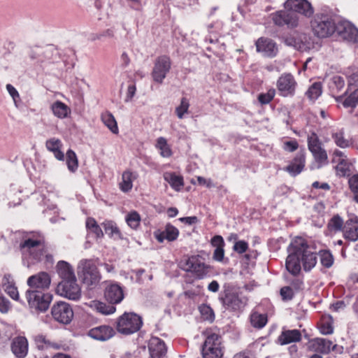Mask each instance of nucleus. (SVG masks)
Listing matches in <instances>:
<instances>
[{"mask_svg": "<svg viewBox=\"0 0 358 358\" xmlns=\"http://www.w3.org/2000/svg\"><path fill=\"white\" fill-rule=\"evenodd\" d=\"M289 255L286 259L285 267L293 275H298L301 264L305 271H309L317 264V254L307 241L301 237L292 240L289 248Z\"/></svg>", "mask_w": 358, "mask_h": 358, "instance_id": "f257e3e1", "label": "nucleus"}, {"mask_svg": "<svg viewBox=\"0 0 358 358\" xmlns=\"http://www.w3.org/2000/svg\"><path fill=\"white\" fill-rule=\"evenodd\" d=\"M23 261L27 266L41 262L45 257L48 262H52L51 255L47 254V245L44 236L39 232L26 234L19 245Z\"/></svg>", "mask_w": 358, "mask_h": 358, "instance_id": "f03ea898", "label": "nucleus"}, {"mask_svg": "<svg viewBox=\"0 0 358 358\" xmlns=\"http://www.w3.org/2000/svg\"><path fill=\"white\" fill-rule=\"evenodd\" d=\"M78 273L83 283L90 289L96 288L101 278L97 266L90 259H82L79 262Z\"/></svg>", "mask_w": 358, "mask_h": 358, "instance_id": "7ed1b4c3", "label": "nucleus"}, {"mask_svg": "<svg viewBox=\"0 0 358 358\" xmlns=\"http://www.w3.org/2000/svg\"><path fill=\"white\" fill-rule=\"evenodd\" d=\"M205 341L202 346V355L203 358H222L223 348L220 335L212 330H206L204 333Z\"/></svg>", "mask_w": 358, "mask_h": 358, "instance_id": "20e7f679", "label": "nucleus"}, {"mask_svg": "<svg viewBox=\"0 0 358 358\" xmlns=\"http://www.w3.org/2000/svg\"><path fill=\"white\" fill-rule=\"evenodd\" d=\"M313 34L319 38L330 36L336 31V24L332 18L326 14L317 13L310 21Z\"/></svg>", "mask_w": 358, "mask_h": 358, "instance_id": "39448f33", "label": "nucleus"}, {"mask_svg": "<svg viewBox=\"0 0 358 358\" xmlns=\"http://www.w3.org/2000/svg\"><path fill=\"white\" fill-rule=\"evenodd\" d=\"M141 317L133 313H125L117 321V331L124 335H129L138 331L141 325Z\"/></svg>", "mask_w": 358, "mask_h": 358, "instance_id": "423d86ee", "label": "nucleus"}, {"mask_svg": "<svg viewBox=\"0 0 358 358\" xmlns=\"http://www.w3.org/2000/svg\"><path fill=\"white\" fill-rule=\"evenodd\" d=\"M179 266L185 271L194 273L199 278H203L210 271L209 266L194 256L182 259L179 263Z\"/></svg>", "mask_w": 358, "mask_h": 358, "instance_id": "0eeeda50", "label": "nucleus"}, {"mask_svg": "<svg viewBox=\"0 0 358 358\" xmlns=\"http://www.w3.org/2000/svg\"><path fill=\"white\" fill-rule=\"evenodd\" d=\"M171 68V61L169 57L162 55L158 57L154 63L152 77L155 82L162 84L169 73Z\"/></svg>", "mask_w": 358, "mask_h": 358, "instance_id": "6e6552de", "label": "nucleus"}, {"mask_svg": "<svg viewBox=\"0 0 358 358\" xmlns=\"http://www.w3.org/2000/svg\"><path fill=\"white\" fill-rule=\"evenodd\" d=\"M284 43L286 45L306 52L314 48L313 40L310 36L304 33H296L287 36Z\"/></svg>", "mask_w": 358, "mask_h": 358, "instance_id": "1a4fd4ad", "label": "nucleus"}, {"mask_svg": "<svg viewBox=\"0 0 358 358\" xmlns=\"http://www.w3.org/2000/svg\"><path fill=\"white\" fill-rule=\"evenodd\" d=\"M220 299L223 306L230 310H241L248 302L247 297L236 290H226Z\"/></svg>", "mask_w": 358, "mask_h": 358, "instance_id": "9d476101", "label": "nucleus"}, {"mask_svg": "<svg viewBox=\"0 0 358 358\" xmlns=\"http://www.w3.org/2000/svg\"><path fill=\"white\" fill-rule=\"evenodd\" d=\"M57 293L70 300L76 301L81 296V290L76 279L62 280L57 287Z\"/></svg>", "mask_w": 358, "mask_h": 358, "instance_id": "9b49d317", "label": "nucleus"}, {"mask_svg": "<svg viewBox=\"0 0 358 358\" xmlns=\"http://www.w3.org/2000/svg\"><path fill=\"white\" fill-rule=\"evenodd\" d=\"M27 298L29 304L41 311L46 310L52 300V295L43 294L38 290H28L27 292Z\"/></svg>", "mask_w": 358, "mask_h": 358, "instance_id": "f8f14e48", "label": "nucleus"}, {"mask_svg": "<svg viewBox=\"0 0 358 358\" xmlns=\"http://www.w3.org/2000/svg\"><path fill=\"white\" fill-rule=\"evenodd\" d=\"M52 317L58 322L69 324L73 317V311L70 305L64 301H59L51 309Z\"/></svg>", "mask_w": 358, "mask_h": 358, "instance_id": "ddd939ff", "label": "nucleus"}, {"mask_svg": "<svg viewBox=\"0 0 358 358\" xmlns=\"http://www.w3.org/2000/svg\"><path fill=\"white\" fill-rule=\"evenodd\" d=\"M336 31L343 39L358 42V29L350 22L347 20L340 21L336 25Z\"/></svg>", "mask_w": 358, "mask_h": 358, "instance_id": "4468645a", "label": "nucleus"}, {"mask_svg": "<svg viewBox=\"0 0 358 358\" xmlns=\"http://www.w3.org/2000/svg\"><path fill=\"white\" fill-rule=\"evenodd\" d=\"M286 9L310 17L314 13V8L311 3L307 0H287L284 3Z\"/></svg>", "mask_w": 358, "mask_h": 358, "instance_id": "2eb2a0df", "label": "nucleus"}, {"mask_svg": "<svg viewBox=\"0 0 358 358\" xmlns=\"http://www.w3.org/2000/svg\"><path fill=\"white\" fill-rule=\"evenodd\" d=\"M331 162L336 164L335 169L339 176H345L350 174L351 164L343 152L335 150L332 155Z\"/></svg>", "mask_w": 358, "mask_h": 358, "instance_id": "dca6fc26", "label": "nucleus"}, {"mask_svg": "<svg viewBox=\"0 0 358 358\" xmlns=\"http://www.w3.org/2000/svg\"><path fill=\"white\" fill-rule=\"evenodd\" d=\"M273 23L279 27L287 25L289 28H295L299 25V17L285 10H279L271 14Z\"/></svg>", "mask_w": 358, "mask_h": 358, "instance_id": "f3484780", "label": "nucleus"}, {"mask_svg": "<svg viewBox=\"0 0 358 358\" xmlns=\"http://www.w3.org/2000/svg\"><path fill=\"white\" fill-rule=\"evenodd\" d=\"M296 85V82L291 73L281 75L277 81V88L283 96H293Z\"/></svg>", "mask_w": 358, "mask_h": 358, "instance_id": "a211bd4d", "label": "nucleus"}, {"mask_svg": "<svg viewBox=\"0 0 358 358\" xmlns=\"http://www.w3.org/2000/svg\"><path fill=\"white\" fill-rule=\"evenodd\" d=\"M258 52L266 57H275L279 51L277 43L268 38L261 37L255 43Z\"/></svg>", "mask_w": 358, "mask_h": 358, "instance_id": "6ab92c4d", "label": "nucleus"}, {"mask_svg": "<svg viewBox=\"0 0 358 358\" xmlns=\"http://www.w3.org/2000/svg\"><path fill=\"white\" fill-rule=\"evenodd\" d=\"M124 294L122 287L116 282L108 283L104 289V298L110 304L120 303Z\"/></svg>", "mask_w": 358, "mask_h": 358, "instance_id": "aec40b11", "label": "nucleus"}, {"mask_svg": "<svg viewBox=\"0 0 358 358\" xmlns=\"http://www.w3.org/2000/svg\"><path fill=\"white\" fill-rule=\"evenodd\" d=\"M150 358H165L167 349L164 342L157 337L150 338L148 344Z\"/></svg>", "mask_w": 358, "mask_h": 358, "instance_id": "412c9836", "label": "nucleus"}, {"mask_svg": "<svg viewBox=\"0 0 358 358\" xmlns=\"http://www.w3.org/2000/svg\"><path fill=\"white\" fill-rule=\"evenodd\" d=\"M50 282V277L46 272H40L30 276L27 280V284L30 287L41 289H48Z\"/></svg>", "mask_w": 358, "mask_h": 358, "instance_id": "4be33fe9", "label": "nucleus"}, {"mask_svg": "<svg viewBox=\"0 0 358 358\" xmlns=\"http://www.w3.org/2000/svg\"><path fill=\"white\" fill-rule=\"evenodd\" d=\"M88 335L96 340L106 341L115 335V331L109 326L101 325L91 329L88 332Z\"/></svg>", "mask_w": 358, "mask_h": 358, "instance_id": "5701e85b", "label": "nucleus"}, {"mask_svg": "<svg viewBox=\"0 0 358 358\" xmlns=\"http://www.w3.org/2000/svg\"><path fill=\"white\" fill-rule=\"evenodd\" d=\"M332 345V342L329 340L317 338L309 342L308 348L313 351L327 354L330 352L331 348L334 349L336 348V345L333 346Z\"/></svg>", "mask_w": 358, "mask_h": 358, "instance_id": "b1692460", "label": "nucleus"}, {"mask_svg": "<svg viewBox=\"0 0 358 358\" xmlns=\"http://www.w3.org/2000/svg\"><path fill=\"white\" fill-rule=\"evenodd\" d=\"M178 229L171 224H167L164 231L155 233V237L159 243H162L164 240L173 241L178 238Z\"/></svg>", "mask_w": 358, "mask_h": 358, "instance_id": "393cba45", "label": "nucleus"}, {"mask_svg": "<svg viewBox=\"0 0 358 358\" xmlns=\"http://www.w3.org/2000/svg\"><path fill=\"white\" fill-rule=\"evenodd\" d=\"M306 157L302 152H299L290 164L285 168V170L292 176L299 174L305 166Z\"/></svg>", "mask_w": 358, "mask_h": 358, "instance_id": "a878e982", "label": "nucleus"}, {"mask_svg": "<svg viewBox=\"0 0 358 358\" xmlns=\"http://www.w3.org/2000/svg\"><path fill=\"white\" fill-rule=\"evenodd\" d=\"M345 238L356 241L358 240V220L357 217L349 219L343 227Z\"/></svg>", "mask_w": 358, "mask_h": 358, "instance_id": "bb28decb", "label": "nucleus"}, {"mask_svg": "<svg viewBox=\"0 0 358 358\" xmlns=\"http://www.w3.org/2000/svg\"><path fill=\"white\" fill-rule=\"evenodd\" d=\"M13 354L18 358H24L28 352V342L24 337L15 338L11 345Z\"/></svg>", "mask_w": 358, "mask_h": 358, "instance_id": "cd10ccee", "label": "nucleus"}, {"mask_svg": "<svg viewBox=\"0 0 358 358\" xmlns=\"http://www.w3.org/2000/svg\"><path fill=\"white\" fill-rule=\"evenodd\" d=\"M34 343L36 348L40 350H45L48 349L59 350L61 345L51 341L45 335L37 334L34 337Z\"/></svg>", "mask_w": 358, "mask_h": 358, "instance_id": "c85d7f7f", "label": "nucleus"}, {"mask_svg": "<svg viewBox=\"0 0 358 358\" xmlns=\"http://www.w3.org/2000/svg\"><path fill=\"white\" fill-rule=\"evenodd\" d=\"M211 244L215 247L213 259L217 262H222L224 257V241L223 238L221 236H215L211 239Z\"/></svg>", "mask_w": 358, "mask_h": 358, "instance_id": "c756f323", "label": "nucleus"}, {"mask_svg": "<svg viewBox=\"0 0 358 358\" xmlns=\"http://www.w3.org/2000/svg\"><path fill=\"white\" fill-rule=\"evenodd\" d=\"M57 271L62 280L76 279L74 271L71 265L64 261H59L57 264Z\"/></svg>", "mask_w": 358, "mask_h": 358, "instance_id": "7c9ffc66", "label": "nucleus"}, {"mask_svg": "<svg viewBox=\"0 0 358 358\" xmlns=\"http://www.w3.org/2000/svg\"><path fill=\"white\" fill-rule=\"evenodd\" d=\"M45 147L48 150L54 154V156L59 161H63L64 159V155L61 150L62 143L59 139L56 138L48 139L45 143Z\"/></svg>", "mask_w": 358, "mask_h": 358, "instance_id": "2f4dec72", "label": "nucleus"}, {"mask_svg": "<svg viewBox=\"0 0 358 358\" xmlns=\"http://www.w3.org/2000/svg\"><path fill=\"white\" fill-rule=\"evenodd\" d=\"M137 173L130 171H124L122 175V181L119 184L121 191L129 192L133 187V181L137 178Z\"/></svg>", "mask_w": 358, "mask_h": 358, "instance_id": "473e14b6", "label": "nucleus"}, {"mask_svg": "<svg viewBox=\"0 0 358 358\" xmlns=\"http://www.w3.org/2000/svg\"><path fill=\"white\" fill-rule=\"evenodd\" d=\"M301 332L297 329L283 331L278 338L281 345H286L301 340Z\"/></svg>", "mask_w": 358, "mask_h": 358, "instance_id": "72a5a7b5", "label": "nucleus"}, {"mask_svg": "<svg viewBox=\"0 0 358 358\" xmlns=\"http://www.w3.org/2000/svg\"><path fill=\"white\" fill-rule=\"evenodd\" d=\"M50 108L54 115L60 119L66 118L71 114V108L60 101L54 102Z\"/></svg>", "mask_w": 358, "mask_h": 358, "instance_id": "f704fd0d", "label": "nucleus"}, {"mask_svg": "<svg viewBox=\"0 0 358 358\" xmlns=\"http://www.w3.org/2000/svg\"><path fill=\"white\" fill-rule=\"evenodd\" d=\"M88 306L93 310L103 315H110L115 312L116 308L113 304L107 305L100 301H91Z\"/></svg>", "mask_w": 358, "mask_h": 358, "instance_id": "c9c22d12", "label": "nucleus"}, {"mask_svg": "<svg viewBox=\"0 0 358 358\" xmlns=\"http://www.w3.org/2000/svg\"><path fill=\"white\" fill-rule=\"evenodd\" d=\"M164 179L176 191H179L184 185L182 177L173 172L164 173Z\"/></svg>", "mask_w": 358, "mask_h": 358, "instance_id": "e433bc0d", "label": "nucleus"}, {"mask_svg": "<svg viewBox=\"0 0 358 358\" xmlns=\"http://www.w3.org/2000/svg\"><path fill=\"white\" fill-rule=\"evenodd\" d=\"M101 120L103 123L110 130L113 134L118 133V127L114 116L109 112H106L102 114Z\"/></svg>", "mask_w": 358, "mask_h": 358, "instance_id": "4c0bfd02", "label": "nucleus"}, {"mask_svg": "<svg viewBox=\"0 0 358 358\" xmlns=\"http://www.w3.org/2000/svg\"><path fill=\"white\" fill-rule=\"evenodd\" d=\"M311 153L317 164L318 169L328 164V155L326 150L322 147L317 149Z\"/></svg>", "mask_w": 358, "mask_h": 358, "instance_id": "58836bf2", "label": "nucleus"}, {"mask_svg": "<svg viewBox=\"0 0 358 358\" xmlns=\"http://www.w3.org/2000/svg\"><path fill=\"white\" fill-rule=\"evenodd\" d=\"M10 275H5L3 279V285L5 292L14 300L17 301L19 294L17 287L12 282L9 281Z\"/></svg>", "mask_w": 358, "mask_h": 358, "instance_id": "ea45409f", "label": "nucleus"}, {"mask_svg": "<svg viewBox=\"0 0 358 358\" xmlns=\"http://www.w3.org/2000/svg\"><path fill=\"white\" fill-rule=\"evenodd\" d=\"M156 148L160 151V155L163 157H169L172 155L171 149L164 137L157 139Z\"/></svg>", "mask_w": 358, "mask_h": 358, "instance_id": "a19ab883", "label": "nucleus"}, {"mask_svg": "<svg viewBox=\"0 0 358 358\" xmlns=\"http://www.w3.org/2000/svg\"><path fill=\"white\" fill-rule=\"evenodd\" d=\"M86 227L91 233H93L96 238L103 237L101 228L98 225L96 221L92 217H88L86 220Z\"/></svg>", "mask_w": 358, "mask_h": 358, "instance_id": "79ce46f5", "label": "nucleus"}, {"mask_svg": "<svg viewBox=\"0 0 358 358\" xmlns=\"http://www.w3.org/2000/svg\"><path fill=\"white\" fill-rule=\"evenodd\" d=\"M66 165L71 172H75L78 167V160L76 154L72 150L66 152Z\"/></svg>", "mask_w": 358, "mask_h": 358, "instance_id": "37998d69", "label": "nucleus"}, {"mask_svg": "<svg viewBox=\"0 0 358 358\" xmlns=\"http://www.w3.org/2000/svg\"><path fill=\"white\" fill-rule=\"evenodd\" d=\"M336 145L341 148H346L350 145V141L344 137V131L334 132L331 135Z\"/></svg>", "mask_w": 358, "mask_h": 358, "instance_id": "c03bdc74", "label": "nucleus"}, {"mask_svg": "<svg viewBox=\"0 0 358 358\" xmlns=\"http://www.w3.org/2000/svg\"><path fill=\"white\" fill-rule=\"evenodd\" d=\"M251 324L258 329L264 327L267 322V317L265 315L253 313L250 316Z\"/></svg>", "mask_w": 358, "mask_h": 358, "instance_id": "a18cd8bd", "label": "nucleus"}, {"mask_svg": "<svg viewBox=\"0 0 358 358\" xmlns=\"http://www.w3.org/2000/svg\"><path fill=\"white\" fill-rule=\"evenodd\" d=\"M321 264L327 267H331L334 264V257L329 250H320L319 252Z\"/></svg>", "mask_w": 358, "mask_h": 358, "instance_id": "49530a36", "label": "nucleus"}, {"mask_svg": "<svg viewBox=\"0 0 358 358\" xmlns=\"http://www.w3.org/2000/svg\"><path fill=\"white\" fill-rule=\"evenodd\" d=\"M322 94V85L320 83H313L306 92V95L311 101L317 99Z\"/></svg>", "mask_w": 358, "mask_h": 358, "instance_id": "de8ad7c7", "label": "nucleus"}, {"mask_svg": "<svg viewBox=\"0 0 358 358\" xmlns=\"http://www.w3.org/2000/svg\"><path fill=\"white\" fill-rule=\"evenodd\" d=\"M104 230L110 236L120 237V232L116 224L111 221H106L102 223Z\"/></svg>", "mask_w": 358, "mask_h": 358, "instance_id": "09e8293b", "label": "nucleus"}, {"mask_svg": "<svg viewBox=\"0 0 358 358\" xmlns=\"http://www.w3.org/2000/svg\"><path fill=\"white\" fill-rule=\"evenodd\" d=\"M343 221L338 215H334L327 224L328 229L330 231L336 232L343 228Z\"/></svg>", "mask_w": 358, "mask_h": 358, "instance_id": "8fccbe9b", "label": "nucleus"}, {"mask_svg": "<svg viewBox=\"0 0 358 358\" xmlns=\"http://www.w3.org/2000/svg\"><path fill=\"white\" fill-rule=\"evenodd\" d=\"M126 222L132 229H136L141 222V216L136 211L129 213L126 217Z\"/></svg>", "mask_w": 358, "mask_h": 358, "instance_id": "3c124183", "label": "nucleus"}, {"mask_svg": "<svg viewBox=\"0 0 358 358\" xmlns=\"http://www.w3.org/2000/svg\"><path fill=\"white\" fill-rule=\"evenodd\" d=\"M189 107L188 99L185 97L182 98L180 105L176 108V113L179 119H182L184 115L188 113Z\"/></svg>", "mask_w": 358, "mask_h": 358, "instance_id": "603ef678", "label": "nucleus"}, {"mask_svg": "<svg viewBox=\"0 0 358 358\" xmlns=\"http://www.w3.org/2000/svg\"><path fill=\"white\" fill-rule=\"evenodd\" d=\"M358 104V88L353 90L343 101L345 107H355Z\"/></svg>", "mask_w": 358, "mask_h": 358, "instance_id": "864d4df0", "label": "nucleus"}, {"mask_svg": "<svg viewBox=\"0 0 358 358\" xmlns=\"http://www.w3.org/2000/svg\"><path fill=\"white\" fill-rule=\"evenodd\" d=\"M308 146L310 152L322 147L319 138L315 133L308 137Z\"/></svg>", "mask_w": 358, "mask_h": 358, "instance_id": "5fc2aeb1", "label": "nucleus"}, {"mask_svg": "<svg viewBox=\"0 0 358 358\" xmlns=\"http://www.w3.org/2000/svg\"><path fill=\"white\" fill-rule=\"evenodd\" d=\"M275 94V90L270 89L266 93L260 94L258 100L262 104H267L273 99Z\"/></svg>", "mask_w": 358, "mask_h": 358, "instance_id": "6e6d98bb", "label": "nucleus"}, {"mask_svg": "<svg viewBox=\"0 0 358 358\" xmlns=\"http://www.w3.org/2000/svg\"><path fill=\"white\" fill-rule=\"evenodd\" d=\"M349 185L355 194V200L358 203V174L352 176L349 179Z\"/></svg>", "mask_w": 358, "mask_h": 358, "instance_id": "4d7b16f0", "label": "nucleus"}, {"mask_svg": "<svg viewBox=\"0 0 358 358\" xmlns=\"http://www.w3.org/2000/svg\"><path fill=\"white\" fill-rule=\"evenodd\" d=\"M280 295L283 300H291L294 296V292L290 287L286 286L280 289Z\"/></svg>", "mask_w": 358, "mask_h": 358, "instance_id": "13d9d810", "label": "nucleus"}, {"mask_svg": "<svg viewBox=\"0 0 358 358\" xmlns=\"http://www.w3.org/2000/svg\"><path fill=\"white\" fill-rule=\"evenodd\" d=\"M334 331V328L330 320L327 321H323L320 326V332L322 334H331Z\"/></svg>", "mask_w": 358, "mask_h": 358, "instance_id": "bf43d9fd", "label": "nucleus"}, {"mask_svg": "<svg viewBox=\"0 0 358 358\" xmlns=\"http://www.w3.org/2000/svg\"><path fill=\"white\" fill-rule=\"evenodd\" d=\"M248 248V244L244 241H236L233 247L234 250L239 254L246 252Z\"/></svg>", "mask_w": 358, "mask_h": 358, "instance_id": "052dcab7", "label": "nucleus"}, {"mask_svg": "<svg viewBox=\"0 0 358 358\" xmlns=\"http://www.w3.org/2000/svg\"><path fill=\"white\" fill-rule=\"evenodd\" d=\"M6 90L9 94L12 96L15 105L17 106V100L20 99V94L17 90L10 84L6 85Z\"/></svg>", "mask_w": 358, "mask_h": 358, "instance_id": "680f3d73", "label": "nucleus"}, {"mask_svg": "<svg viewBox=\"0 0 358 358\" xmlns=\"http://www.w3.org/2000/svg\"><path fill=\"white\" fill-rule=\"evenodd\" d=\"M10 302L4 296H0V312L3 313H7L10 309Z\"/></svg>", "mask_w": 358, "mask_h": 358, "instance_id": "e2e57ef3", "label": "nucleus"}, {"mask_svg": "<svg viewBox=\"0 0 358 358\" xmlns=\"http://www.w3.org/2000/svg\"><path fill=\"white\" fill-rule=\"evenodd\" d=\"M136 88L134 84L129 85L127 88V95L125 98V102H129L132 100L134 96L136 94Z\"/></svg>", "mask_w": 358, "mask_h": 358, "instance_id": "0e129e2a", "label": "nucleus"}, {"mask_svg": "<svg viewBox=\"0 0 358 358\" xmlns=\"http://www.w3.org/2000/svg\"><path fill=\"white\" fill-rule=\"evenodd\" d=\"M299 147V144L296 141H286L284 143V148L285 150L289 151V152H294Z\"/></svg>", "mask_w": 358, "mask_h": 358, "instance_id": "69168bd1", "label": "nucleus"}, {"mask_svg": "<svg viewBox=\"0 0 358 358\" xmlns=\"http://www.w3.org/2000/svg\"><path fill=\"white\" fill-rule=\"evenodd\" d=\"M197 181L199 185H205L207 187H211L214 186L213 184V182L210 179H206L201 176L197 177Z\"/></svg>", "mask_w": 358, "mask_h": 358, "instance_id": "338daca9", "label": "nucleus"}, {"mask_svg": "<svg viewBox=\"0 0 358 358\" xmlns=\"http://www.w3.org/2000/svg\"><path fill=\"white\" fill-rule=\"evenodd\" d=\"M103 36L113 38L114 36L113 30L108 29L104 31L103 33L96 35V37L94 38V40H95V39L100 40Z\"/></svg>", "mask_w": 358, "mask_h": 358, "instance_id": "774afa93", "label": "nucleus"}]
</instances>
